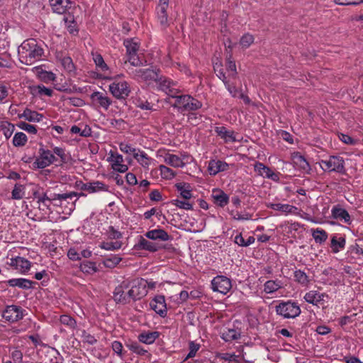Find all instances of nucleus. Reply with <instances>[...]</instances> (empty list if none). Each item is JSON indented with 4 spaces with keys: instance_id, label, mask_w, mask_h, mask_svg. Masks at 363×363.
Listing matches in <instances>:
<instances>
[{
    "instance_id": "nucleus-43",
    "label": "nucleus",
    "mask_w": 363,
    "mask_h": 363,
    "mask_svg": "<svg viewBox=\"0 0 363 363\" xmlns=\"http://www.w3.org/2000/svg\"><path fill=\"white\" fill-rule=\"evenodd\" d=\"M80 269L82 272L91 274L97 271L94 262L84 261L80 264Z\"/></svg>"
},
{
    "instance_id": "nucleus-32",
    "label": "nucleus",
    "mask_w": 363,
    "mask_h": 363,
    "mask_svg": "<svg viewBox=\"0 0 363 363\" xmlns=\"http://www.w3.org/2000/svg\"><path fill=\"white\" fill-rule=\"evenodd\" d=\"M281 287L282 282L280 280H269L264 284V291L267 294H272Z\"/></svg>"
},
{
    "instance_id": "nucleus-38",
    "label": "nucleus",
    "mask_w": 363,
    "mask_h": 363,
    "mask_svg": "<svg viewBox=\"0 0 363 363\" xmlns=\"http://www.w3.org/2000/svg\"><path fill=\"white\" fill-rule=\"evenodd\" d=\"M28 141V138L23 132L16 133L13 138V145L15 147H23Z\"/></svg>"
},
{
    "instance_id": "nucleus-35",
    "label": "nucleus",
    "mask_w": 363,
    "mask_h": 363,
    "mask_svg": "<svg viewBox=\"0 0 363 363\" xmlns=\"http://www.w3.org/2000/svg\"><path fill=\"white\" fill-rule=\"evenodd\" d=\"M189 98L190 95H179L177 97V100L172 106L174 108H177L180 112L182 113L186 108V104L189 100Z\"/></svg>"
},
{
    "instance_id": "nucleus-55",
    "label": "nucleus",
    "mask_w": 363,
    "mask_h": 363,
    "mask_svg": "<svg viewBox=\"0 0 363 363\" xmlns=\"http://www.w3.org/2000/svg\"><path fill=\"white\" fill-rule=\"evenodd\" d=\"M128 347L132 352H133L139 355H145L147 352V351L146 350L143 349L137 342H133V343L128 345Z\"/></svg>"
},
{
    "instance_id": "nucleus-17",
    "label": "nucleus",
    "mask_w": 363,
    "mask_h": 363,
    "mask_svg": "<svg viewBox=\"0 0 363 363\" xmlns=\"http://www.w3.org/2000/svg\"><path fill=\"white\" fill-rule=\"evenodd\" d=\"M266 206L268 208H271L275 211H279L286 215L287 214H296L297 213V207L289 205V204H283V203H267Z\"/></svg>"
},
{
    "instance_id": "nucleus-11",
    "label": "nucleus",
    "mask_w": 363,
    "mask_h": 363,
    "mask_svg": "<svg viewBox=\"0 0 363 363\" xmlns=\"http://www.w3.org/2000/svg\"><path fill=\"white\" fill-rule=\"evenodd\" d=\"M212 289L223 294H226L232 287L230 279L225 276H217L211 281Z\"/></svg>"
},
{
    "instance_id": "nucleus-51",
    "label": "nucleus",
    "mask_w": 363,
    "mask_h": 363,
    "mask_svg": "<svg viewBox=\"0 0 363 363\" xmlns=\"http://www.w3.org/2000/svg\"><path fill=\"white\" fill-rule=\"evenodd\" d=\"M18 127L23 130H26L28 133L36 134L37 128L35 125L28 124L26 122L21 121L17 124Z\"/></svg>"
},
{
    "instance_id": "nucleus-21",
    "label": "nucleus",
    "mask_w": 363,
    "mask_h": 363,
    "mask_svg": "<svg viewBox=\"0 0 363 363\" xmlns=\"http://www.w3.org/2000/svg\"><path fill=\"white\" fill-rule=\"evenodd\" d=\"M228 169V164L221 160H212L209 162L208 171L211 175H216L220 172L226 171Z\"/></svg>"
},
{
    "instance_id": "nucleus-61",
    "label": "nucleus",
    "mask_w": 363,
    "mask_h": 363,
    "mask_svg": "<svg viewBox=\"0 0 363 363\" xmlns=\"http://www.w3.org/2000/svg\"><path fill=\"white\" fill-rule=\"evenodd\" d=\"M199 348H200L199 344H196L194 342H189V352L187 354L185 359L194 357L196 355L197 351L199 350Z\"/></svg>"
},
{
    "instance_id": "nucleus-60",
    "label": "nucleus",
    "mask_w": 363,
    "mask_h": 363,
    "mask_svg": "<svg viewBox=\"0 0 363 363\" xmlns=\"http://www.w3.org/2000/svg\"><path fill=\"white\" fill-rule=\"evenodd\" d=\"M94 62L99 68L101 69V70L104 71L108 69V66L105 63L102 56L101 55H96L94 57Z\"/></svg>"
},
{
    "instance_id": "nucleus-62",
    "label": "nucleus",
    "mask_w": 363,
    "mask_h": 363,
    "mask_svg": "<svg viewBox=\"0 0 363 363\" xmlns=\"http://www.w3.org/2000/svg\"><path fill=\"white\" fill-rule=\"evenodd\" d=\"M172 203L176 206L177 207H179L180 208L186 209V210H191L192 209V205L185 201H182L179 199H175L172 201Z\"/></svg>"
},
{
    "instance_id": "nucleus-25",
    "label": "nucleus",
    "mask_w": 363,
    "mask_h": 363,
    "mask_svg": "<svg viewBox=\"0 0 363 363\" xmlns=\"http://www.w3.org/2000/svg\"><path fill=\"white\" fill-rule=\"evenodd\" d=\"M211 196L214 203L220 207H224L228 203V196L220 189L213 190Z\"/></svg>"
},
{
    "instance_id": "nucleus-29",
    "label": "nucleus",
    "mask_w": 363,
    "mask_h": 363,
    "mask_svg": "<svg viewBox=\"0 0 363 363\" xmlns=\"http://www.w3.org/2000/svg\"><path fill=\"white\" fill-rule=\"evenodd\" d=\"M164 161L174 167H183L185 165L182 158L173 154H166L164 157Z\"/></svg>"
},
{
    "instance_id": "nucleus-8",
    "label": "nucleus",
    "mask_w": 363,
    "mask_h": 363,
    "mask_svg": "<svg viewBox=\"0 0 363 363\" xmlns=\"http://www.w3.org/2000/svg\"><path fill=\"white\" fill-rule=\"evenodd\" d=\"M57 161V158L48 150L41 147L39 149V157L33 162L34 168L44 169Z\"/></svg>"
},
{
    "instance_id": "nucleus-13",
    "label": "nucleus",
    "mask_w": 363,
    "mask_h": 363,
    "mask_svg": "<svg viewBox=\"0 0 363 363\" xmlns=\"http://www.w3.org/2000/svg\"><path fill=\"white\" fill-rule=\"evenodd\" d=\"M92 103L99 108H103L104 110H108L109 106L112 104V100L106 94L100 91H94L91 96Z\"/></svg>"
},
{
    "instance_id": "nucleus-57",
    "label": "nucleus",
    "mask_w": 363,
    "mask_h": 363,
    "mask_svg": "<svg viewBox=\"0 0 363 363\" xmlns=\"http://www.w3.org/2000/svg\"><path fill=\"white\" fill-rule=\"evenodd\" d=\"M108 160L112 164H120L123 163V157L118 153L110 152Z\"/></svg>"
},
{
    "instance_id": "nucleus-3",
    "label": "nucleus",
    "mask_w": 363,
    "mask_h": 363,
    "mask_svg": "<svg viewBox=\"0 0 363 363\" xmlns=\"http://www.w3.org/2000/svg\"><path fill=\"white\" fill-rule=\"evenodd\" d=\"M123 45L126 48V56L128 57L127 61L134 67L143 65L142 60L138 55L139 43L134 39L130 38L125 40Z\"/></svg>"
},
{
    "instance_id": "nucleus-41",
    "label": "nucleus",
    "mask_w": 363,
    "mask_h": 363,
    "mask_svg": "<svg viewBox=\"0 0 363 363\" xmlns=\"http://www.w3.org/2000/svg\"><path fill=\"white\" fill-rule=\"evenodd\" d=\"M255 170L260 175L264 176L265 177H272V170L263 164L261 162H257L255 164Z\"/></svg>"
},
{
    "instance_id": "nucleus-33",
    "label": "nucleus",
    "mask_w": 363,
    "mask_h": 363,
    "mask_svg": "<svg viewBox=\"0 0 363 363\" xmlns=\"http://www.w3.org/2000/svg\"><path fill=\"white\" fill-rule=\"evenodd\" d=\"M134 158L145 168L149 167L152 160L145 152L139 150L135 154Z\"/></svg>"
},
{
    "instance_id": "nucleus-42",
    "label": "nucleus",
    "mask_w": 363,
    "mask_h": 363,
    "mask_svg": "<svg viewBox=\"0 0 363 363\" xmlns=\"http://www.w3.org/2000/svg\"><path fill=\"white\" fill-rule=\"evenodd\" d=\"M201 106L202 103L201 101L190 96L189 100L186 104V108H184V112L196 111L201 108Z\"/></svg>"
},
{
    "instance_id": "nucleus-46",
    "label": "nucleus",
    "mask_w": 363,
    "mask_h": 363,
    "mask_svg": "<svg viewBox=\"0 0 363 363\" xmlns=\"http://www.w3.org/2000/svg\"><path fill=\"white\" fill-rule=\"evenodd\" d=\"M158 86L160 89L164 91L165 93L168 91V89H169L172 85H176V84L169 79H167L166 78H162V77H158V80L157 81Z\"/></svg>"
},
{
    "instance_id": "nucleus-6",
    "label": "nucleus",
    "mask_w": 363,
    "mask_h": 363,
    "mask_svg": "<svg viewBox=\"0 0 363 363\" xmlns=\"http://www.w3.org/2000/svg\"><path fill=\"white\" fill-rule=\"evenodd\" d=\"M321 167L325 171L344 173L345 162L342 157L339 156H330L328 160H321Z\"/></svg>"
},
{
    "instance_id": "nucleus-7",
    "label": "nucleus",
    "mask_w": 363,
    "mask_h": 363,
    "mask_svg": "<svg viewBox=\"0 0 363 363\" xmlns=\"http://www.w3.org/2000/svg\"><path fill=\"white\" fill-rule=\"evenodd\" d=\"M130 74L136 80H143L148 84L158 80L159 74L156 70L151 69H133Z\"/></svg>"
},
{
    "instance_id": "nucleus-10",
    "label": "nucleus",
    "mask_w": 363,
    "mask_h": 363,
    "mask_svg": "<svg viewBox=\"0 0 363 363\" xmlns=\"http://www.w3.org/2000/svg\"><path fill=\"white\" fill-rule=\"evenodd\" d=\"M113 299L116 303L125 304L130 303L128 297V279L121 282L113 291Z\"/></svg>"
},
{
    "instance_id": "nucleus-24",
    "label": "nucleus",
    "mask_w": 363,
    "mask_h": 363,
    "mask_svg": "<svg viewBox=\"0 0 363 363\" xmlns=\"http://www.w3.org/2000/svg\"><path fill=\"white\" fill-rule=\"evenodd\" d=\"M8 284L11 287L18 286L22 289H29L33 287V284H35L29 279L24 278L11 279L7 281Z\"/></svg>"
},
{
    "instance_id": "nucleus-48",
    "label": "nucleus",
    "mask_w": 363,
    "mask_h": 363,
    "mask_svg": "<svg viewBox=\"0 0 363 363\" xmlns=\"http://www.w3.org/2000/svg\"><path fill=\"white\" fill-rule=\"evenodd\" d=\"M223 82L224 83L225 88L228 89L231 96L233 97H238L240 90L236 87L235 84L233 82H230V81L228 79H226Z\"/></svg>"
},
{
    "instance_id": "nucleus-44",
    "label": "nucleus",
    "mask_w": 363,
    "mask_h": 363,
    "mask_svg": "<svg viewBox=\"0 0 363 363\" xmlns=\"http://www.w3.org/2000/svg\"><path fill=\"white\" fill-rule=\"evenodd\" d=\"M121 258L117 255H111L108 257L104 258L103 260L104 265L107 268H113L121 261Z\"/></svg>"
},
{
    "instance_id": "nucleus-23",
    "label": "nucleus",
    "mask_w": 363,
    "mask_h": 363,
    "mask_svg": "<svg viewBox=\"0 0 363 363\" xmlns=\"http://www.w3.org/2000/svg\"><path fill=\"white\" fill-rule=\"evenodd\" d=\"M19 118H24L29 122H40L43 118V115L35 111L26 108L22 113L18 114Z\"/></svg>"
},
{
    "instance_id": "nucleus-16",
    "label": "nucleus",
    "mask_w": 363,
    "mask_h": 363,
    "mask_svg": "<svg viewBox=\"0 0 363 363\" xmlns=\"http://www.w3.org/2000/svg\"><path fill=\"white\" fill-rule=\"evenodd\" d=\"M151 308L162 317L167 315V307L164 296H156L150 303Z\"/></svg>"
},
{
    "instance_id": "nucleus-5",
    "label": "nucleus",
    "mask_w": 363,
    "mask_h": 363,
    "mask_svg": "<svg viewBox=\"0 0 363 363\" xmlns=\"http://www.w3.org/2000/svg\"><path fill=\"white\" fill-rule=\"evenodd\" d=\"M109 91L115 98L125 99L129 96L130 89L127 82L115 79L110 84Z\"/></svg>"
},
{
    "instance_id": "nucleus-36",
    "label": "nucleus",
    "mask_w": 363,
    "mask_h": 363,
    "mask_svg": "<svg viewBox=\"0 0 363 363\" xmlns=\"http://www.w3.org/2000/svg\"><path fill=\"white\" fill-rule=\"evenodd\" d=\"M312 236L316 243L322 244L328 239V233L323 229L317 228L313 230Z\"/></svg>"
},
{
    "instance_id": "nucleus-26",
    "label": "nucleus",
    "mask_w": 363,
    "mask_h": 363,
    "mask_svg": "<svg viewBox=\"0 0 363 363\" xmlns=\"http://www.w3.org/2000/svg\"><path fill=\"white\" fill-rule=\"evenodd\" d=\"M134 247L136 250H145L152 252L158 250L155 243L146 240L143 236H140L138 242L135 245Z\"/></svg>"
},
{
    "instance_id": "nucleus-31",
    "label": "nucleus",
    "mask_w": 363,
    "mask_h": 363,
    "mask_svg": "<svg viewBox=\"0 0 363 363\" xmlns=\"http://www.w3.org/2000/svg\"><path fill=\"white\" fill-rule=\"evenodd\" d=\"M345 238L344 237L337 238L334 235L331 239V248L334 253H337L340 250L345 248Z\"/></svg>"
},
{
    "instance_id": "nucleus-34",
    "label": "nucleus",
    "mask_w": 363,
    "mask_h": 363,
    "mask_svg": "<svg viewBox=\"0 0 363 363\" xmlns=\"http://www.w3.org/2000/svg\"><path fill=\"white\" fill-rule=\"evenodd\" d=\"M176 189L180 191V194L184 199H189L191 197L190 185L187 183L181 182L175 184Z\"/></svg>"
},
{
    "instance_id": "nucleus-28",
    "label": "nucleus",
    "mask_w": 363,
    "mask_h": 363,
    "mask_svg": "<svg viewBox=\"0 0 363 363\" xmlns=\"http://www.w3.org/2000/svg\"><path fill=\"white\" fill-rule=\"evenodd\" d=\"M215 132L218 136L224 139L225 142H236L237 138L234 135V131L228 130L224 126L216 127Z\"/></svg>"
},
{
    "instance_id": "nucleus-54",
    "label": "nucleus",
    "mask_w": 363,
    "mask_h": 363,
    "mask_svg": "<svg viewBox=\"0 0 363 363\" xmlns=\"http://www.w3.org/2000/svg\"><path fill=\"white\" fill-rule=\"evenodd\" d=\"M214 72H216L217 77L222 80V82L225 81L228 77L225 76V73L223 71V65L221 63L216 62L213 66Z\"/></svg>"
},
{
    "instance_id": "nucleus-15",
    "label": "nucleus",
    "mask_w": 363,
    "mask_h": 363,
    "mask_svg": "<svg viewBox=\"0 0 363 363\" xmlns=\"http://www.w3.org/2000/svg\"><path fill=\"white\" fill-rule=\"evenodd\" d=\"M325 298H328V295L326 294L320 293L314 290L307 292L303 297L306 302L314 306H318L319 304L323 303Z\"/></svg>"
},
{
    "instance_id": "nucleus-47",
    "label": "nucleus",
    "mask_w": 363,
    "mask_h": 363,
    "mask_svg": "<svg viewBox=\"0 0 363 363\" xmlns=\"http://www.w3.org/2000/svg\"><path fill=\"white\" fill-rule=\"evenodd\" d=\"M17 269H20L23 273L28 272L31 267L30 262L23 257H17Z\"/></svg>"
},
{
    "instance_id": "nucleus-20",
    "label": "nucleus",
    "mask_w": 363,
    "mask_h": 363,
    "mask_svg": "<svg viewBox=\"0 0 363 363\" xmlns=\"http://www.w3.org/2000/svg\"><path fill=\"white\" fill-rule=\"evenodd\" d=\"M169 4H166L164 2L163 4H159L157 8V18L160 23V25L164 28H166L169 26V19H168V15L167 13V9L168 8Z\"/></svg>"
},
{
    "instance_id": "nucleus-2",
    "label": "nucleus",
    "mask_w": 363,
    "mask_h": 363,
    "mask_svg": "<svg viewBox=\"0 0 363 363\" xmlns=\"http://www.w3.org/2000/svg\"><path fill=\"white\" fill-rule=\"evenodd\" d=\"M146 281L143 279H128V297L131 300H138L147 294Z\"/></svg>"
},
{
    "instance_id": "nucleus-59",
    "label": "nucleus",
    "mask_w": 363,
    "mask_h": 363,
    "mask_svg": "<svg viewBox=\"0 0 363 363\" xmlns=\"http://www.w3.org/2000/svg\"><path fill=\"white\" fill-rule=\"evenodd\" d=\"M60 323L68 325L71 328H74L76 325V321L74 318H72L71 316L67 315H62L60 316Z\"/></svg>"
},
{
    "instance_id": "nucleus-53",
    "label": "nucleus",
    "mask_w": 363,
    "mask_h": 363,
    "mask_svg": "<svg viewBox=\"0 0 363 363\" xmlns=\"http://www.w3.org/2000/svg\"><path fill=\"white\" fill-rule=\"evenodd\" d=\"M254 42V37L251 34L246 33L240 39V43L244 48H247Z\"/></svg>"
},
{
    "instance_id": "nucleus-30",
    "label": "nucleus",
    "mask_w": 363,
    "mask_h": 363,
    "mask_svg": "<svg viewBox=\"0 0 363 363\" xmlns=\"http://www.w3.org/2000/svg\"><path fill=\"white\" fill-rule=\"evenodd\" d=\"M160 336V333L157 331L143 333L139 335L138 340L140 342L145 344H152Z\"/></svg>"
},
{
    "instance_id": "nucleus-58",
    "label": "nucleus",
    "mask_w": 363,
    "mask_h": 363,
    "mask_svg": "<svg viewBox=\"0 0 363 363\" xmlns=\"http://www.w3.org/2000/svg\"><path fill=\"white\" fill-rule=\"evenodd\" d=\"M64 21L66 23H67V30L71 34H74V33H77V24L74 21L73 18L70 17L69 19L68 17H65Z\"/></svg>"
},
{
    "instance_id": "nucleus-1",
    "label": "nucleus",
    "mask_w": 363,
    "mask_h": 363,
    "mask_svg": "<svg viewBox=\"0 0 363 363\" xmlns=\"http://www.w3.org/2000/svg\"><path fill=\"white\" fill-rule=\"evenodd\" d=\"M43 53V49L33 38L23 41L18 48L19 59L26 65H32L40 60Z\"/></svg>"
},
{
    "instance_id": "nucleus-39",
    "label": "nucleus",
    "mask_w": 363,
    "mask_h": 363,
    "mask_svg": "<svg viewBox=\"0 0 363 363\" xmlns=\"http://www.w3.org/2000/svg\"><path fill=\"white\" fill-rule=\"evenodd\" d=\"M226 69L229 72V78L234 79L237 77L238 72L236 69V65L235 61L231 59V55L227 58Z\"/></svg>"
},
{
    "instance_id": "nucleus-18",
    "label": "nucleus",
    "mask_w": 363,
    "mask_h": 363,
    "mask_svg": "<svg viewBox=\"0 0 363 363\" xmlns=\"http://www.w3.org/2000/svg\"><path fill=\"white\" fill-rule=\"evenodd\" d=\"M49 1L52 11L59 14L65 13L72 4L69 0H49Z\"/></svg>"
},
{
    "instance_id": "nucleus-22",
    "label": "nucleus",
    "mask_w": 363,
    "mask_h": 363,
    "mask_svg": "<svg viewBox=\"0 0 363 363\" xmlns=\"http://www.w3.org/2000/svg\"><path fill=\"white\" fill-rule=\"evenodd\" d=\"M331 213L333 218L344 220L345 223L350 224V216L349 213L340 206L337 205L333 206Z\"/></svg>"
},
{
    "instance_id": "nucleus-27",
    "label": "nucleus",
    "mask_w": 363,
    "mask_h": 363,
    "mask_svg": "<svg viewBox=\"0 0 363 363\" xmlns=\"http://www.w3.org/2000/svg\"><path fill=\"white\" fill-rule=\"evenodd\" d=\"M76 196L77 192L74 191L63 194H52L49 196V201H58L60 203H55V205L61 206L62 204V201L72 200Z\"/></svg>"
},
{
    "instance_id": "nucleus-14",
    "label": "nucleus",
    "mask_w": 363,
    "mask_h": 363,
    "mask_svg": "<svg viewBox=\"0 0 363 363\" xmlns=\"http://www.w3.org/2000/svg\"><path fill=\"white\" fill-rule=\"evenodd\" d=\"M291 160L294 166L305 173H309L311 167L306 158L298 152L291 155Z\"/></svg>"
},
{
    "instance_id": "nucleus-19",
    "label": "nucleus",
    "mask_w": 363,
    "mask_h": 363,
    "mask_svg": "<svg viewBox=\"0 0 363 363\" xmlns=\"http://www.w3.org/2000/svg\"><path fill=\"white\" fill-rule=\"evenodd\" d=\"M145 236L150 240L168 241L171 236L163 229L158 228L147 231Z\"/></svg>"
},
{
    "instance_id": "nucleus-50",
    "label": "nucleus",
    "mask_w": 363,
    "mask_h": 363,
    "mask_svg": "<svg viewBox=\"0 0 363 363\" xmlns=\"http://www.w3.org/2000/svg\"><path fill=\"white\" fill-rule=\"evenodd\" d=\"M294 277L296 281L303 285H306L309 281L308 276L301 270L296 271L294 272Z\"/></svg>"
},
{
    "instance_id": "nucleus-45",
    "label": "nucleus",
    "mask_w": 363,
    "mask_h": 363,
    "mask_svg": "<svg viewBox=\"0 0 363 363\" xmlns=\"http://www.w3.org/2000/svg\"><path fill=\"white\" fill-rule=\"evenodd\" d=\"M25 187L22 184H16L11 192L13 199L19 200L24 196Z\"/></svg>"
},
{
    "instance_id": "nucleus-56",
    "label": "nucleus",
    "mask_w": 363,
    "mask_h": 363,
    "mask_svg": "<svg viewBox=\"0 0 363 363\" xmlns=\"http://www.w3.org/2000/svg\"><path fill=\"white\" fill-rule=\"evenodd\" d=\"M62 65L67 72H72L74 69V65L72 60L69 57H65L61 61Z\"/></svg>"
},
{
    "instance_id": "nucleus-40",
    "label": "nucleus",
    "mask_w": 363,
    "mask_h": 363,
    "mask_svg": "<svg viewBox=\"0 0 363 363\" xmlns=\"http://www.w3.org/2000/svg\"><path fill=\"white\" fill-rule=\"evenodd\" d=\"M240 337V333L235 329H228L222 334V338L225 342L238 340Z\"/></svg>"
},
{
    "instance_id": "nucleus-37",
    "label": "nucleus",
    "mask_w": 363,
    "mask_h": 363,
    "mask_svg": "<svg viewBox=\"0 0 363 363\" xmlns=\"http://www.w3.org/2000/svg\"><path fill=\"white\" fill-rule=\"evenodd\" d=\"M0 128L6 139H9L13 134L15 126L9 121H1L0 123Z\"/></svg>"
},
{
    "instance_id": "nucleus-52",
    "label": "nucleus",
    "mask_w": 363,
    "mask_h": 363,
    "mask_svg": "<svg viewBox=\"0 0 363 363\" xmlns=\"http://www.w3.org/2000/svg\"><path fill=\"white\" fill-rule=\"evenodd\" d=\"M122 246V242L116 241V242H103L101 245L102 249L106 250H115L120 249Z\"/></svg>"
},
{
    "instance_id": "nucleus-9",
    "label": "nucleus",
    "mask_w": 363,
    "mask_h": 363,
    "mask_svg": "<svg viewBox=\"0 0 363 363\" xmlns=\"http://www.w3.org/2000/svg\"><path fill=\"white\" fill-rule=\"evenodd\" d=\"M75 187L82 191H86L89 194L96 193L99 191H110L109 186L99 181L84 183L82 181H77Z\"/></svg>"
},
{
    "instance_id": "nucleus-12",
    "label": "nucleus",
    "mask_w": 363,
    "mask_h": 363,
    "mask_svg": "<svg viewBox=\"0 0 363 363\" xmlns=\"http://www.w3.org/2000/svg\"><path fill=\"white\" fill-rule=\"evenodd\" d=\"M2 316L7 321L16 322L23 318V310L21 307L16 305L8 306L2 312Z\"/></svg>"
},
{
    "instance_id": "nucleus-49",
    "label": "nucleus",
    "mask_w": 363,
    "mask_h": 363,
    "mask_svg": "<svg viewBox=\"0 0 363 363\" xmlns=\"http://www.w3.org/2000/svg\"><path fill=\"white\" fill-rule=\"evenodd\" d=\"M159 169L160 171V174L163 179H172L175 176L174 171L164 165H160Z\"/></svg>"
},
{
    "instance_id": "nucleus-4",
    "label": "nucleus",
    "mask_w": 363,
    "mask_h": 363,
    "mask_svg": "<svg viewBox=\"0 0 363 363\" xmlns=\"http://www.w3.org/2000/svg\"><path fill=\"white\" fill-rule=\"evenodd\" d=\"M276 312L284 318H294L301 313L299 306L294 302H281L276 306Z\"/></svg>"
},
{
    "instance_id": "nucleus-63",
    "label": "nucleus",
    "mask_w": 363,
    "mask_h": 363,
    "mask_svg": "<svg viewBox=\"0 0 363 363\" xmlns=\"http://www.w3.org/2000/svg\"><path fill=\"white\" fill-rule=\"evenodd\" d=\"M82 338L83 342L89 345H94L96 342V339L91 334L86 333L85 330L82 331Z\"/></svg>"
},
{
    "instance_id": "nucleus-64",
    "label": "nucleus",
    "mask_w": 363,
    "mask_h": 363,
    "mask_svg": "<svg viewBox=\"0 0 363 363\" xmlns=\"http://www.w3.org/2000/svg\"><path fill=\"white\" fill-rule=\"evenodd\" d=\"M219 357L225 361L234 362L235 363H240L238 358V356L235 354L223 353L219 355Z\"/></svg>"
}]
</instances>
